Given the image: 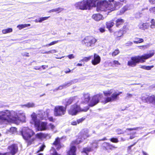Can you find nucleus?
I'll use <instances>...</instances> for the list:
<instances>
[{"mask_svg":"<svg viewBox=\"0 0 155 155\" xmlns=\"http://www.w3.org/2000/svg\"><path fill=\"white\" fill-rule=\"evenodd\" d=\"M30 24H24L19 25L17 26V28H18L19 30L25 28L28 26H30Z\"/></svg>","mask_w":155,"mask_h":155,"instance_id":"nucleus-35","label":"nucleus"},{"mask_svg":"<svg viewBox=\"0 0 155 155\" xmlns=\"http://www.w3.org/2000/svg\"><path fill=\"white\" fill-rule=\"evenodd\" d=\"M45 147V146L44 144H42L41 146L40 147L39 149L38 150L37 152L38 153L40 151H42Z\"/></svg>","mask_w":155,"mask_h":155,"instance_id":"nucleus-49","label":"nucleus"},{"mask_svg":"<svg viewBox=\"0 0 155 155\" xmlns=\"http://www.w3.org/2000/svg\"><path fill=\"white\" fill-rule=\"evenodd\" d=\"M78 124L77 121H73L71 122V124L73 125H76Z\"/></svg>","mask_w":155,"mask_h":155,"instance_id":"nucleus-56","label":"nucleus"},{"mask_svg":"<svg viewBox=\"0 0 155 155\" xmlns=\"http://www.w3.org/2000/svg\"><path fill=\"white\" fill-rule=\"evenodd\" d=\"M51 51V53H55L57 52V51L55 50H52Z\"/></svg>","mask_w":155,"mask_h":155,"instance_id":"nucleus-62","label":"nucleus"},{"mask_svg":"<svg viewBox=\"0 0 155 155\" xmlns=\"http://www.w3.org/2000/svg\"><path fill=\"white\" fill-rule=\"evenodd\" d=\"M89 131L87 129L84 130L81 132L78 137L76 140L73 141L71 144H77L82 142L84 140L89 137Z\"/></svg>","mask_w":155,"mask_h":155,"instance_id":"nucleus-7","label":"nucleus"},{"mask_svg":"<svg viewBox=\"0 0 155 155\" xmlns=\"http://www.w3.org/2000/svg\"><path fill=\"white\" fill-rule=\"evenodd\" d=\"M50 17H41L39 18V22L41 23L43 21L47 20Z\"/></svg>","mask_w":155,"mask_h":155,"instance_id":"nucleus-45","label":"nucleus"},{"mask_svg":"<svg viewBox=\"0 0 155 155\" xmlns=\"http://www.w3.org/2000/svg\"><path fill=\"white\" fill-rule=\"evenodd\" d=\"M51 153H52V155H60L58 154L56 151L54 147H52L50 151Z\"/></svg>","mask_w":155,"mask_h":155,"instance_id":"nucleus-38","label":"nucleus"},{"mask_svg":"<svg viewBox=\"0 0 155 155\" xmlns=\"http://www.w3.org/2000/svg\"><path fill=\"white\" fill-rule=\"evenodd\" d=\"M78 80L77 79H74L72 80L71 81H69L67 83H66L64 84L59 86L57 89V90H61L63 88H64L67 87L71 85L73 83H74V82H76L78 81Z\"/></svg>","mask_w":155,"mask_h":155,"instance_id":"nucleus-16","label":"nucleus"},{"mask_svg":"<svg viewBox=\"0 0 155 155\" xmlns=\"http://www.w3.org/2000/svg\"><path fill=\"white\" fill-rule=\"evenodd\" d=\"M89 107L87 106L84 109H82L78 106L77 104H75L72 105L70 109L68 110V114L71 115H76L77 113L79 111H87L89 109Z\"/></svg>","mask_w":155,"mask_h":155,"instance_id":"nucleus-9","label":"nucleus"},{"mask_svg":"<svg viewBox=\"0 0 155 155\" xmlns=\"http://www.w3.org/2000/svg\"><path fill=\"white\" fill-rule=\"evenodd\" d=\"M78 101V99L77 97H71L67 102V105H69L72 102H77Z\"/></svg>","mask_w":155,"mask_h":155,"instance_id":"nucleus-24","label":"nucleus"},{"mask_svg":"<svg viewBox=\"0 0 155 155\" xmlns=\"http://www.w3.org/2000/svg\"><path fill=\"white\" fill-rule=\"evenodd\" d=\"M48 119L51 121L54 122V120L52 117H49Z\"/></svg>","mask_w":155,"mask_h":155,"instance_id":"nucleus-58","label":"nucleus"},{"mask_svg":"<svg viewBox=\"0 0 155 155\" xmlns=\"http://www.w3.org/2000/svg\"><path fill=\"white\" fill-rule=\"evenodd\" d=\"M128 9L127 7L125 6L120 11V14H122L126 11Z\"/></svg>","mask_w":155,"mask_h":155,"instance_id":"nucleus-44","label":"nucleus"},{"mask_svg":"<svg viewBox=\"0 0 155 155\" xmlns=\"http://www.w3.org/2000/svg\"><path fill=\"white\" fill-rule=\"evenodd\" d=\"M41 68V67H35L34 69L35 70H39Z\"/></svg>","mask_w":155,"mask_h":155,"instance_id":"nucleus-64","label":"nucleus"},{"mask_svg":"<svg viewBox=\"0 0 155 155\" xmlns=\"http://www.w3.org/2000/svg\"><path fill=\"white\" fill-rule=\"evenodd\" d=\"M149 11L150 12L155 14V7H153L150 8Z\"/></svg>","mask_w":155,"mask_h":155,"instance_id":"nucleus-52","label":"nucleus"},{"mask_svg":"<svg viewBox=\"0 0 155 155\" xmlns=\"http://www.w3.org/2000/svg\"><path fill=\"white\" fill-rule=\"evenodd\" d=\"M91 58V56H89L88 57H85L81 61H87L90 60Z\"/></svg>","mask_w":155,"mask_h":155,"instance_id":"nucleus-40","label":"nucleus"},{"mask_svg":"<svg viewBox=\"0 0 155 155\" xmlns=\"http://www.w3.org/2000/svg\"><path fill=\"white\" fill-rule=\"evenodd\" d=\"M154 67L153 65L151 66H147L146 65H141L140 68L143 69L147 70H150L151 69Z\"/></svg>","mask_w":155,"mask_h":155,"instance_id":"nucleus-37","label":"nucleus"},{"mask_svg":"<svg viewBox=\"0 0 155 155\" xmlns=\"http://www.w3.org/2000/svg\"><path fill=\"white\" fill-rule=\"evenodd\" d=\"M21 107H27L28 108L33 107H35V104L32 102L28 103L22 105H21Z\"/></svg>","mask_w":155,"mask_h":155,"instance_id":"nucleus-32","label":"nucleus"},{"mask_svg":"<svg viewBox=\"0 0 155 155\" xmlns=\"http://www.w3.org/2000/svg\"><path fill=\"white\" fill-rule=\"evenodd\" d=\"M76 148L75 146H71L68 152L69 155H76Z\"/></svg>","mask_w":155,"mask_h":155,"instance_id":"nucleus-25","label":"nucleus"},{"mask_svg":"<svg viewBox=\"0 0 155 155\" xmlns=\"http://www.w3.org/2000/svg\"><path fill=\"white\" fill-rule=\"evenodd\" d=\"M10 131L12 134H14L16 132V128L14 127H12L10 128Z\"/></svg>","mask_w":155,"mask_h":155,"instance_id":"nucleus-47","label":"nucleus"},{"mask_svg":"<svg viewBox=\"0 0 155 155\" xmlns=\"http://www.w3.org/2000/svg\"><path fill=\"white\" fill-rule=\"evenodd\" d=\"M111 66L113 67H117L120 65V64L117 61L114 60L112 62H110Z\"/></svg>","mask_w":155,"mask_h":155,"instance_id":"nucleus-36","label":"nucleus"},{"mask_svg":"<svg viewBox=\"0 0 155 155\" xmlns=\"http://www.w3.org/2000/svg\"><path fill=\"white\" fill-rule=\"evenodd\" d=\"M151 4H154L155 3V0H149Z\"/></svg>","mask_w":155,"mask_h":155,"instance_id":"nucleus-60","label":"nucleus"},{"mask_svg":"<svg viewBox=\"0 0 155 155\" xmlns=\"http://www.w3.org/2000/svg\"><path fill=\"white\" fill-rule=\"evenodd\" d=\"M104 147H106V149H110L111 150H113L114 149L116 148H117V147L113 146L107 143H104Z\"/></svg>","mask_w":155,"mask_h":155,"instance_id":"nucleus-27","label":"nucleus"},{"mask_svg":"<svg viewBox=\"0 0 155 155\" xmlns=\"http://www.w3.org/2000/svg\"><path fill=\"white\" fill-rule=\"evenodd\" d=\"M120 53V51L118 49L115 50L112 53V55L113 56H115L117 55Z\"/></svg>","mask_w":155,"mask_h":155,"instance_id":"nucleus-43","label":"nucleus"},{"mask_svg":"<svg viewBox=\"0 0 155 155\" xmlns=\"http://www.w3.org/2000/svg\"><path fill=\"white\" fill-rule=\"evenodd\" d=\"M53 145L57 150H59L61 147V145L60 143V139L59 138H57L55 141L53 143Z\"/></svg>","mask_w":155,"mask_h":155,"instance_id":"nucleus-20","label":"nucleus"},{"mask_svg":"<svg viewBox=\"0 0 155 155\" xmlns=\"http://www.w3.org/2000/svg\"><path fill=\"white\" fill-rule=\"evenodd\" d=\"M61 41V40H58V41H53L51 42L49 44L46 45L45 46H50L52 45H54L55 44L57 43L59 41Z\"/></svg>","mask_w":155,"mask_h":155,"instance_id":"nucleus-41","label":"nucleus"},{"mask_svg":"<svg viewBox=\"0 0 155 155\" xmlns=\"http://www.w3.org/2000/svg\"><path fill=\"white\" fill-rule=\"evenodd\" d=\"M8 148L12 155H15L18 151V147L16 144H12L9 146Z\"/></svg>","mask_w":155,"mask_h":155,"instance_id":"nucleus-17","label":"nucleus"},{"mask_svg":"<svg viewBox=\"0 0 155 155\" xmlns=\"http://www.w3.org/2000/svg\"><path fill=\"white\" fill-rule=\"evenodd\" d=\"M84 120V119L83 118H81L79 119L77 121L78 124H79L81 123L83 120Z\"/></svg>","mask_w":155,"mask_h":155,"instance_id":"nucleus-53","label":"nucleus"},{"mask_svg":"<svg viewBox=\"0 0 155 155\" xmlns=\"http://www.w3.org/2000/svg\"><path fill=\"white\" fill-rule=\"evenodd\" d=\"M45 136V134L42 133H40L37 134L36 135L35 138H33L30 140L28 142V145H30L32 144L33 141L36 139V138L39 139H41Z\"/></svg>","mask_w":155,"mask_h":155,"instance_id":"nucleus-19","label":"nucleus"},{"mask_svg":"<svg viewBox=\"0 0 155 155\" xmlns=\"http://www.w3.org/2000/svg\"><path fill=\"white\" fill-rule=\"evenodd\" d=\"M0 155H10V154L8 152H7L3 153H0Z\"/></svg>","mask_w":155,"mask_h":155,"instance_id":"nucleus-57","label":"nucleus"},{"mask_svg":"<svg viewBox=\"0 0 155 155\" xmlns=\"http://www.w3.org/2000/svg\"><path fill=\"white\" fill-rule=\"evenodd\" d=\"M149 25H150L148 23H143L142 22H141L138 25V27L140 29L145 30L148 28Z\"/></svg>","mask_w":155,"mask_h":155,"instance_id":"nucleus-22","label":"nucleus"},{"mask_svg":"<svg viewBox=\"0 0 155 155\" xmlns=\"http://www.w3.org/2000/svg\"><path fill=\"white\" fill-rule=\"evenodd\" d=\"M103 93L105 96H107L112 94L111 97H106L104 101H102V103L105 104L108 102H112L116 100L118 96L121 94L122 92L117 91H116L114 89H112L104 91H103Z\"/></svg>","mask_w":155,"mask_h":155,"instance_id":"nucleus-4","label":"nucleus"},{"mask_svg":"<svg viewBox=\"0 0 155 155\" xmlns=\"http://www.w3.org/2000/svg\"><path fill=\"white\" fill-rule=\"evenodd\" d=\"M66 110L65 107L62 106H56L54 108V115L55 116H62L65 114Z\"/></svg>","mask_w":155,"mask_h":155,"instance_id":"nucleus-11","label":"nucleus"},{"mask_svg":"<svg viewBox=\"0 0 155 155\" xmlns=\"http://www.w3.org/2000/svg\"><path fill=\"white\" fill-rule=\"evenodd\" d=\"M31 120L30 122L31 124H34L36 129L38 131H43L48 129L47 123L45 122H40L37 119L36 114L33 113L31 115Z\"/></svg>","mask_w":155,"mask_h":155,"instance_id":"nucleus-2","label":"nucleus"},{"mask_svg":"<svg viewBox=\"0 0 155 155\" xmlns=\"http://www.w3.org/2000/svg\"><path fill=\"white\" fill-rule=\"evenodd\" d=\"M15 114L13 115V121H21L24 122L26 119L25 114L22 111H15Z\"/></svg>","mask_w":155,"mask_h":155,"instance_id":"nucleus-10","label":"nucleus"},{"mask_svg":"<svg viewBox=\"0 0 155 155\" xmlns=\"http://www.w3.org/2000/svg\"><path fill=\"white\" fill-rule=\"evenodd\" d=\"M97 40L91 36L85 37L82 41V43L83 45L87 47H93L94 46Z\"/></svg>","mask_w":155,"mask_h":155,"instance_id":"nucleus-6","label":"nucleus"},{"mask_svg":"<svg viewBox=\"0 0 155 155\" xmlns=\"http://www.w3.org/2000/svg\"><path fill=\"white\" fill-rule=\"evenodd\" d=\"M102 94H97L94 96L91 101L89 106L91 107H93L99 102V100L102 97Z\"/></svg>","mask_w":155,"mask_h":155,"instance_id":"nucleus-14","label":"nucleus"},{"mask_svg":"<svg viewBox=\"0 0 155 155\" xmlns=\"http://www.w3.org/2000/svg\"><path fill=\"white\" fill-rule=\"evenodd\" d=\"M143 41V40L142 38H136V44L140 43Z\"/></svg>","mask_w":155,"mask_h":155,"instance_id":"nucleus-50","label":"nucleus"},{"mask_svg":"<svg viewBox=\"0 0 155 155\" xmlns=\"http://www.w3.org/2000/svg\"><path fill=\"white\" fill-rule=\"evenodd\" d=\"M136 65V57L131 58V60L128 62V65L131 66H135Z\"/></svg>","mask_w":155,"mask_h":155,"instance_id":"nucleus-26","label":"nucleus"},{"mask_svg":"<svg viewBox=\"0 0 155 155\" xmlns=\"http://www.w3.org/2000/svg\"><path fill=\"white\" fill-rule=\"evenodd\" d=\"M142 153L143 155H149L145 151H143Z\"/></svg>","mask_w":155,"mask_h":155,"instance_id":"nucleus-63","label":"nucleus"},{"mask_svg":"<svg viewBox=\"0 0 155 155\" xmlns=\"http://www.w3.org/2000/svg\"><path fill=\"white\" fill-rule=\"evenodd\" d=\"M90 98V95L88 94H85L83 95L82 97V102L87 103L89 101Z\"/></svg>","mask_w":155,"mask_h":155,"instance_id":"nucleus-23","label":"nucleus"},{"mask_svg":"<svg viewBox=\"0 0 155 155\" xmlns=\"http://www.w3.org/2000/svg\"><path fill=\"white\" fill-rule=\"evenodd\" d=\"M67 57L70 59H72L74 58V56L73 54L69 55L67 56Z\"/></svg>","mask_w":155,"mask_h":155,"instance_id":"nucleus-55","label":"nucleus"},{"mask_svg":"<svg viewBox=\"0 0 155 155\" xmlns=\"http://www.w3.org/2000/svg\"><path fill=\"white\" fill-rule=\"evenodd\" d=\"M149 46V45H142L140 46H138L137 47L139 48L140 49H144L147 47H148Z\"/></svg>","mask_w":155,"mask_h":155,"instance_id":"nucleus-48","label":"nucleus"},{"mask_svg":"<svg viewBox=\"0 0 155 155\" xmlns=\"http://www.w3.org/2000/svg\"><path fill=\"white\" fill-rule=\"evenodd\" d=\"M135 129L134 128H128L127 129L126 131L129 133L131 132L130 133V138L131 139H133L135 137Z\"/></svg>","mask_w":155,"mask_h":155,"instance_id":"nucleus-21","label":"nucleus"},{"mask_svg":"<svg viewBox=\"0 0 155 155\" xmlns=\"http://www.w3.org/2000/svg\"><path fill=\"white\" fill-rule=\"evenodd\" d=\"M64 10V8H55L49 11V13H51L54 12H57L59 13Z\"/></svg>","mask_w":155,"mask_h":155,"instance_id":"nucleus-30","label":"nucleus"},{"mask_svg":"<svg viewBox=\"0 0 155 155\" xmlns=\"http://www.w3.org/2000/svg\"><path fill=\"white\" fill-rule=\"evenodd\" d=\"M148 102L153 104H155V96L154 95L149 96Z\"/></svg>","mask_w":155,"mask_h":155,"instance_id":"nucleus-31","label":"nucleus"},{"mask_svg":"<svg viewBox=\"0 0 155 155\" xmlns=\"http://www.w3.org/2000/svg\"><path fill=\"white\" fill-rule=\"evenodd\" d=\"M126 26H123V32L125 33L126 32V31L127 30V29L126 28Z\"/></svg>","mask_w":155,"mask_h":155,"instance_id":"nucleus-59","label":"nucleus"},{"mask_svg":"<svg viewBox=\"0 0 155 155\" xmlns=\"http://www.w3.org/2000/svg\"><path fill=\"white\" fill-rule=\"evenodd\" d=\"M149 96L146 94H143L142 96L141 99L142 101L145 102H148V98Z\"/></svg>","mask_w":155,"mask_h":155,"instance_id":"nucleus-33","label":"nucleus"},{"mask_svg":"<svg viewBox=\"0 0 155 155\" xmlns=\"http://www.w3.org/2000/svg\"><path fill=\"white\" fill-rule=\"evenodd\" d=\"M115 22L116 26L119 27V25H122L124 21L123 19L120 18L117 19Z\"/></svg>","mask_w":155,"mask_h":155,"instance_id":"nucleus-28","label":"nucleus"},{"mask_svg":"<svg viewBox=\"0 0 155 155\" xmlns=\"http://www.w3.org/2000/svg\"><path fill=\"white\" fill-rule=\"evenodd\" d=\"M114 23L113 21H109L106 23V25L107 28L110 31V28L114 25Z\"/></svg>","mask_w":155,"mask_h":155,"instance_id":"nucleus-29","label":"nucleus"},{"mask_svg":"<svg viewBox=\"0 0 155 155\" xmlns=\"http://www.w3.org/2000/svg\"><path fill=\"white\" fill-rule=\"evenodd\" d=\"M151 53L147 54H145L141 56H136V63L140 62L143 63L145 61V60L152 57L154 54V50H152Z\"/></svg>","mask_w":155,"mask_h":155,"instance_id":"nucleus-12","label":"nucleus"},{"mask_svg":"<svg viewBox=\"0 0 155 155\" xmlns=\"http://www.w3.org/2000/svg\"><path fill=\"white\" fill-rule=\"evenodd\" d=\"M99 30L102 33L104 32L105 31L104 28H99Z\"/></svg>","mask_w":155,"mask_h":155,"instance_id":"nucleus-54","label":"nucleus"},{"mask_svg":"<svg viewBox=\"0 0 155 155\" xmlns=\"http://www.w3.org/2000/svg\"><path fill=\"white\" fill-rule=\"evenodd\" d=\"M21 134L23 139L28 141V142L29 141V139L35 134V133L31 129L27 127H24L22 129Z\"/></svg>","mask_w":155,"mask_h":155,"instance_id":"nucleus-8","label":"nucleus"},{"mask_svg":"<svg viewBox=\"0 0 155 155\" xmlns=\"http://www.w3.org/2000/svg\"><path fill=\"white\" fill-rule=\"evenodd\" d=\"M49 127L51 130H53L54 129H55L56 127L55 126L52 124H50L48 125Z\"/></svg>","mask_w":155,"mask_h":155,"instance_id":"nucleus-46","label":"nucleus"},{"mask_svg":"<svg viewBox=\"0 0 155 155\" xmlns=\"http://www.w3.org/2000/svg\"><path fill=\"white\" fill-rule=\"evenodd\" d=\"M13 29L11 28H5L2 30V33L3 34H6L10 33L12 31Z\"/></svg>","mask_w":155,"mask_h":155,"instance_id":"nucleus-34","label":"nucleus"},{"mask_svg":"<svg viewBox=\"0 0 155 155\" xmlns=\"http://www.w3.org/2000/svg\"><path fill=\"white\" fill-rule=\"evenodd\" d=\"M71 71V70L70 69H68L67 70H66L64 72L66 73H69Z\"/></svg>","mask_w":155,"mask_h":155,"instance_id":"nucleus-61","label":"nucleus"},{"mask_svg":"<svg viewBox=\"0 0 155 155\" xmlns=\"http://www.w3.org/2000/svg\"><path fill=\"white\" fill-rule=\"evenodd\" d=\"M107 140L106 137H104L102 139L100 140L99 141L95 140L93 143L92 145V147L91 148H84L83 149V152L85 153L87 155V153L88 152L92 150L94 148H97V144L99 141H103Z\"/></svg>","mask_w":155,"mask_h":155,"instance_id":"nucleus-13","label":"nucleus"},{"mask_svg":"<svg viewBox=\"0 0 155 155\" xmlns=\"http://www.w3.org/2000/svg\"><path fill=\"white\" fill-rule=\"evenodd\" d=\"M123 32H122V31H120L118 32V33H116V34L117 35V39H119L118 38L119 37H121L123 35V34L124 32L123 33Z\"/></svg>","mask_w":155,"mask_h":155,"instance_id":"nucleus-42","label":"nucleus"},{"mask_svg":"<svg viewBox=\"0 0 155 155\" xmlns=\"http://www.w3.org/2000/svg\"><path fill=\"white\" fill-rule=\"evenodd\" d=\"M91 17L93 19L96 21H98L104 19L103 16L99 13L93 14Z\"/></svg>","mask_w":155,"mask_h":155,"instance_id":"nucleus-18","label":"nucleus"},{"mask_svg":"<svg viewBox=\"0 0 155 155\" xmlns=\"http://www.w3.org/2000/svg\"><path fill=\"white\" fill-rule=\"evenodd\" d=\"M151 25L150 27L152 28H155V21L154 19H152L151 21Z\"/></svg>","mask_w":155,"mask_h":155,"instance_id":"nucleus-39","label":"nucleus"},{"mask_svg":"<svg viewBox=\"0 0 155 155\" xmlns=\"http://www.w3.org/2000/svg\"><path fill=\"white\" fill-rule=\"evenodd\" d=\"M114 0H102L99 2L97 6L96 10L98 12L112 11L115 10L117 6L114 2Z\"/></svg>","mask_w":155,"mask_h":155,"instance_id":"nucleus-1","label":"nucleus"},{"mask_svg":"<svg viewBox=\"0 0 155 155\" xmlns=\"http://www.w3.org/2000/svg\"><path fill=\"white\" fill-rule=\"evenodd\" d=\"M101 60V57L99 56L97 54H94L93 58L91 60V63L93 65H96L100 63Z\"/></svg>","mask_w":155,"mask_h":155,"instance_id":"nucleus-15","label":"nucleus"},{"mask_svg":"<svg viewBox=\"0 0 155 155\" xmlns=\"http://www.w3.org/2000/svg\"><path fill=\"white\" fill-rule=\"evenodd\" d=\"M15 114V111L13 110H6L0 111V121H13V115Z\"/></svg>","mask_w":155,"mask_h":155,"instance_id":"nucleus-5","label":"nucleus"},{"mask_svg":"<svg viewBox=\"0 0 155 155\" xmlns=\"http://www.w3.org/2000/svg\"><path fill=\"white\" fill-rule=\"evenodd\" d=\"M110 140L111 142L114 143H117L118 142V140L117 138H111Z\"/></svg>","mask_w":155,"mask_h":155,"instance_id":"nucleus-51","label":"nucleus"},{"mask_svg":"<svg viewBox=\"0 0 155 155\" xmlns=\"http://www.w3.org/2000/svg\"><path fill=\"white\" fill-rule=\"evenodd\" d=\"M93 2V0H82L76 2L74 6L78 10H90L92 7H95Z\"/></svg>","mask_w":155,"mask_h":155,"instance_id":"nucleus-3","label":"nucleus"}]
</instances>
